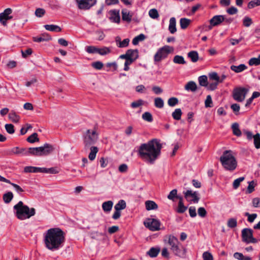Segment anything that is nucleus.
Wrapping results in <instances>:
<instances>
[{
    "instance_id": "1",
    "label": "nucleus",
    "mask_w": 260,
    "mask_h": 260,
    "mask_svg": "<svg viewBox=\"0 0 260 260\" xmlns=\"http://www.w3.org/2000/svg\"><path fill=\"white\" fill-rule=\"evenodd\" d=\"M161 148L160 140L153 139L147 143L142 144L139 147L138 154L142 159L152 164L160 155Z\"/></svg>"
},
{
    "instance_id": "2",
    "label": "nucleus",
    "mask_w": 260,
    "mask_h": 260,
    "mask_svg": "<svg viewBox=\"0 0 260 260\" xmlns=\"http://www.w3.org/2000/svg\"><path fill=\"white\" fill-rule=\"evenodd\" d=\"M65 242L64 232L59 228L48 230L45 235L44 242L49 250L54 251L61 248Z\"/></svg>"
},
{
    "instance_id": "3",
    "label": "nucleus",
    "mask_w": 260,
    "mask_h": 260,
    "mask_svg": "<svg viewBox=\"0 0 260 260\" xmlns=\"http://www.w3.org/2000/svg\"><path fill=\"white\" fill-rule=\"evenodd\" d=\"M164 241L170 246V249L176 255L183 257L185 255L186 249L182 246L178 238L173 235L165 236Z\"/></svg>"
},
{
    "instance_id": "4",
    "label": "nucleus",
    "mask_w": 260,
    "mask_h": 260,
    "mask_svg": "<svg viewBox=\"0 0 260 260\" xmlns=\"http://www.w3.org/2000/svg\"><path fill=\"white\" fill-rule=\"evenodd\" d=\"M14 209L16 211L17 217L20 220H25L29 218L36 214L35 209L31 208L30 209L24 205L22 201H19L14 206Z\"/></svg>"
},
{
    "instance_id": "5",
    "label": "nucleus",
    "mask_w": 260,
    "mask_h": 260,
    "mask_svg": "<svg viewBox=\"0 0 260 260\" xmlns=\"http://www.w3.org/2000/svg\"><path fill=\"white\" fill-rule=\"evenodd\" d=\"M220 161L223 167L229 171H234L237 166V160L231 150L224 151L220 157Z\"/></svg>"
},
{
    "instance_id": "6",
    "label": "nucleus",
    "mask_w": 260,
    "mask_h": 260,
    "mask_svg": "<svg viewBox=\"0 0 260 260\" xmlns=\"http://www.w3.org/2000/svg\"><path fill=\"white\" fill-rule=\"evenodd\" d=\"M83 143L85 148H89L94 144L98 139V134L95 129H87L83 135Z\"/></svg>"
},
{
    "instance_id": "7",
    "label": "nucleus",
    "mask_w": 260,
    "mask_h": 260,
    "mask_svg": "<svg viewBox=\"0 0 260 260\" xmlns=\"http://www.w3.org/2000/svg\"><path fill=\"white\" fill-rule=\"evenodd\" d=\"M54 150L53 146L49 144H45L43 146L29 148V155L36 156L46 155Z\"/></svg>"
},
{
    "instance_id": "8",
    "label": "nucleus",
    "mask_w": 260,
    "mask_h": 260,
    "mask_svg": "<svg viewBox=\"0 0 260 260\" xmlns=\"http://www.w3.org/2000/svg\"><path fill=\"white\" fill-rule=\"evenodd\" d=\"M174 48L173 47L166 45L159 48L154 56V61L155 62H159L161 60L167 57L168 55L173 52Z\"/></svg>"
},
{
    "instance_id": "9",
    "label": "nucleus",
    "mask_w": 260,
    "mask_h": 260,
    "mask_svg": "<svg viewBox=\"0 0 260 260\" xmlns=\"http://www.w3.org/2000/svg\"><path fill=\"white\" fill-rule=\"evenodd\" d=\"M248 90L244 87H237L234 89L233 91V99L239 102L244 100Z\"/></svg>"
},
{
    "instance_id": "10",
    "label": "nucleus",
    "mask_w": 260,
    "mask_h": 260,
    "mask_svg": "<svg viewBox=\"0 0 260 260\" xmlns=\"http://www.w3.org/2000/svg\"><path fill=\"white\" fill-rule=\"evenodd\" d=\"M144 225L151 231H157L160 230V222L154 218H147L144 221Z\"/></svg>"
},
{
    "instance_id": "11",
    "label": "nucleus",
    "mask_w": 260,
    "mask_h": 260,
    "mask_svg": "<svg viewBox=\"0 0 260 260\" xmlns=\"http://www.w3.org/2000/svg\"><path fill=\"white\" fill-rule=\"evenodd\" d=\"M243 241L246 243H256L257 240L253 237L252 230L250 229H244L242 231Z\"/></svg>"
},
{
    "instance_id": "12",
    "label": "nucleus",
    "mask_w": 260,
    "mask_h": 260,
    "mask_svg": "<svg viewBox=\"0 0 260 260\" xmlns=\"http://www.w3.org/2000/svg\"><path fill=\"white\" fill-rule=\"evenodd\" d=\"M78 8L82 10H88L94 6L96 0H76Z\"/></svg>"
},
{
    "instance_id": "13",
    "label": "nucleus",
    "mask_w": 260,
    "mask_h": 260,
    "mask_svg": "<svg viewBox=\"0 0 260 260\" xmlns=\"http://www.w3.org/2000/svg\"><path fill=\"white\" fill-rule=\"evenodd\" d=\"M139 57V52L137 49H128L125 53L120 55L119 58L128 59L135 61Z\"/></svg>"
},
{
    "instance_id": "14",
    "label": "nucleus",
    "mask_w": 260,
    "mask_h": 260,
    "mask_svg": "<svg viewBox=\"0 0 260 260\" xmlns=\"http://www.w3.org/2000/svg\"><path fill=\"white\" fill-rule=\"evenodd\" d=\"M12 13V10L11 8H7L4 11L0 13V22L4 25H7V21L13 18L10 14Z\"/></svg>"
},
{
    "instance_id": "15",
    "label": "nucleus",
    "mask_w": 260,
    "mask_h": 260,
    "mask_svg": "<svg viewBox=\"0 0 260 260\" xmlns=\"http://www.w3.org/2000/svg\"><path fill=\"white\" fill-rule=\"evenodd\" d=\"M184 194L185 198L188 201L197 203L200 200V198L198 197L196 191L192 192L191 190H188L186 192H184Z\"/></svg>"
},
{
    "instance_id": "16",
    "label": "nucleus",
    "mask_w": 260,
    "mask_h": 260,
    "mask_svg": "<svg viewBox=\"0 0 260 260\" xmlns=\"http://www.w3.org/2000/svg\"><path fill=\"white\" fill-rule=\"evenodd\" d=\"M224 16L215 15L210 20V24L211 26H217L224 21Z\"/></svg>"
},
{
    "instance_id": "17",
    "label": "nucleus",
    "mask_w": 260,
    "mask_h": 260,
    "mask_svg": "<svg viewBox=\"0 0 260 260\" xmlns=\"http://www.w3.org/2000/svg\"><path fill=\"white\" fill-rule=\"evenodd\" d=\"M11 152L14 154H22L23 155H29V149L27 150L25 148H19L18 147H14L11 149Z\"/></svg>"
},
{
    "instance_id": "18",
    "label": "nucleus",
    "mask_w": 260,
    "mask_h": 260,
    "mask_svg": "<svg viewBox=\"0 0 260 260\" xmlns=\"http://www.w3.org/2000/svg\"><path fill=\"white\" fill-rule=\"evenodd\" d=\"M176 24V21L175 18H171L169 21V30L172 34L175 33L177 31Z\"/></svg>"
},
{
    "instance_id": "19",
    "label": "nucleus",
    "mask_w": 260,
    "mask_h": 260,
    "mask_svg": "<svg viewBox=\"0 0 260 260\" xmlns=\"http://www.w3.org/2000/svg\"><path fill=\"white\" fill-rule=\"evenodd\" d=\"M50 40H51V37L47 34H43L40 37L33 38V41L36 42L47 41Z\"/></svg>"
},
{
    "instance_id": "20",
    "label": "nucleus",
    "mask_w": 260,
    "mask_h": 260,
    "mask_svg": "<svg viewBox=\"0 0 260 260\" xmlns=\"http://www.w3.org/2000/svg\"><path fill=\"white\" fill-rule=\"evenodd\" d=\"M184 88L187 91L195 92L197 89V85L194 81H190L187 83Z\"/></svg>"
},
{
    "instance_id": "21",
    "label": "nucleus",
    "mask_w": 260,
    "mask_h": 260,
    "mask_svg": "<svg viewBox=\"0 0 260 260\" xmlns=\"http://www.w3.org/2000/svg\"><path fill=\"white\" fill-rule=\"evenodd\" d=\"M247 67L244 64H241L239 66L232 65L231 66V69L236 73L242 72L247 69Z\"/></svg>"
},
{
    "instance_id": "22",
    "label": "nucleus",
    "mask_w": 260,
    "mask_h": 260,
    "mask_svg": "<svg viewBox=\"0 0 260 260\" xmlns=\"http://www.w3.org/2000/svg\"><path fill=\"white\" fill-rule=\"evenodd\" d=\"M113 205V203L111 201L105 202L102 204L103 210L106 212H110Z\"/></svg>"
},
{
    "instance_id": "23",
    "label": "nucleus",
    "mask_w": 260,
    "mask_h": 260,
    "mask_svg": "<svg viewBox=\"0 0 260 260\" xmlns=\"http://www.w3.org/2000/svg\"><path fill=\"white\" fill-rule=\"evenodd\" d=\"M44 27L45 29L49 31H56V32H60L61 31V28L58 25H53V24H46L44 25Z\"/></svg>"
},
{
    "instance_id": "24",
    "label": "nucleus",
    "mask_w": 260,
    "mask_h": 260,
    "mask_svg": "<svg viewBox=\"0 0 260 260\" xmlns=\"http://www.w3.org/2000/svg\"><path fill=\"white\" fill-rule=\"evenodd\" d=\"M187 56L193 62H196L199 60V54L196 51H191L188 53Z\"/></svg>"
},
{
    "instance_id": "25",
    "label": "nucleus",
    "mask_w": 260,
    "mask_h": 260,
    "mask_svg": "<svg viewBox=\"0 0 260 260\" xmlns=\"http://www.w3.org/2000/svg\"><path fill=\"white\" fill-rule=\"evenodd\" d=\"M145 206L147 210H155L158 208L157 205L152 201H147L145 202Z\"/></svg>"
},
{
    "instance_id": "26",
    "label": "nucleus",
    "mask_w": 260,
    "mask_h": 260,
    "mask_svg": "<svg viewBox=\"0 0 260 260\" xmlns=\"http://www.w3.org/2000/svg\"><path fill=\"white\" fill-rule=\"evenodd\" d=\"M191 23V20L186 18H182L180 19V25L182 29H186Z\"/></svg>"
},
{
    "instance_id": "27",
    "label": "nucleus",
    "mask_w": 260,
    "mask_h": 260,
    "mask_svg": "<svg viewBox=\"0 0 260 260\" xmlns=\"http://www.w3.org/2000/svg\"><path fill=\"white\" fill-rule=\"evenodd\" d=\"M90 152L88 155V158L90 160H93L95 159L96 154L98 152V148L95 146H91L90 148Z\"/></svg>"
},
{
    "instance_id": "28",
    "label": "nucleus",
    "mask_w": 260,
    "mask_h": 260,
    "mask_svg": "<svg viewBox=\"0 0 260 260\" xmlns=\"http://www.w3.org/2000/svg\"><path fill=\"white\" fill-rule=\"evenodd\" d=\"M209 77L210 80H215L216 81V83L213 85V87H211V89L213 90L216 88L217 83L219 82V77L218 76V74L216 72H212L209 74Z\"/></svg>"
},
{
    "instance_id": "29",
    "label": "nucleus",
    "mask_w": 260,
    "mask_h": 260,
    "mask_svg": "<svg viewBox=\"0 0 260 260\" xmlns=\"http://www.w3.org/2000/svg\"><path fill=\"white\" fill-rule=\"evenodd\" d=\"M232 128L233 130V133L234 135L240 137L242 133L239 128V125L238 123H234L232 125Z\"/></svg>"
},
{
    "instance_id": "30",
    "label": "nucleus",
    "mask_w": 260,
    "mask_h": 260,
    "mask_svg": "<svg viewBox=\"0 0 260 260\" xmlns=\"http://www.w3.org/2000/svg\"><path fill=\"white\" fill-rule=\"evenodd\" d=\"M160 251L159 248L152 247L147 251V254L151 257H155L157 256Z\"/></svg>"
},
{
    "instance_id": "31",
    "label": "nucleus",
    "mask_w": 260,
    "mask_h": 260,
    "mask_svg": "<svg viewBox=\"0 0 260 260\" xmlns=\"http://www.w3.org/2000/svg\"><path fill=\"white\" fill-rule=\"evenodd\" d=\"M132 16L129 14V12L126 10L122 11V18L124 21L129 22L132 20Z\"/></svg>"
},
{
    "instance_id": "32",
    "label": "nucleus",
    "mask_w": 260,
    "mask_h": 260,
    "mask_svg": "<svg viewBox=\"0 0 260 260\" xmlns=\"http://www.w3.org/2000/svg\"><path fill=\"white\" fill-rule=\"evenodd\" d=\"M111 52V48L110 47H103L101 48H98V53L101 55H106Z\"/></svg>"
},
{
    "instance_id": "33",
    "label": "nucleus",
    "mask_w": 260,
    "mask_h": 260,
    "mask_svg": "<svg viewBox=\"0 0 260 260\" xmlns=\"http://www.w3.org/2000/svg\"><path fill=\"white\" fill-rule=\"evenodd\" d=\"M187 209V207H185L183 203V199L182 197L179 198V202L178 203V207L177 209V212L180 213H184Z\"/></svg>"
},
{
    "instance_id": "34",
    "label": "nucleus",
    "mask_w": 260,
    "mask_h": 260,
    "mask_svg": "<svg viewBox=\"0 0 260 260\" xmlns=\"http://www.w3.org/2000/svg\"><path fill=\"white\" fill-rule=\"evenodd\" d=\"M3 198L5 203H9L13 198V194L12 192H8L3 195Z\"/></svg>"
},
{
    "instance_id": "35",
    "label": "nucleus",
    "mask_w": 260,
    "mask_h": 260,
    "mask_svg": "<svg viewBox=\"0 0 260 260\" xmlns=\"http://www.w3.org/2000/svg\"><path fill=\"white\" fill-rule=\"evenodd\" d=\"M248 64L250 66H258L260 64V54L257 57H253L250 58L248 61Z\"/></svg>"
},
{
    "instance_id": "36",
    "label": "nucleus",
    "mask_w": 260,
    "mask_h": 260,
    "mask_svg": "<svg viewBox=\"0 0 260 260\" xmlns=\"http://www.w3.org/2000/svg\"><path fill=\"white\" fill-rule=\"evenodd\" d=\"M173 62L175 63L184 64L186 63L184 57L181 55H175L173 58Z\"/></svg>"
},
{
    "instance_id": "37",
    "label": "nucleus",
    "mask_w": 260,
    "mask_h": 260,
    "mask_svg": "<svg viewBox=\"0 0 260 260\" xmlns=\"http://www.w3.org/2000/svg\"><path fill=\"white\" fill-rule=\"evenodd\" d=\"M115 210H121L126 208V203L123 200H120L117 204H116L114 207Z\"/></svg>"
},
{
    "instance_id": "38",
    "label": "nucleus",
    "mask_w": 260,
    "mask_h": 260,
    "mask_svg": "<svg viewBox=\"0 0 260 260\" xmlns=\"http://www.w3.org/2000/svg\"><path fill=\"white\" fill-rule=\"evenodd\" d=\"M182 114V113L181 110L179 108H178L175 109V111L172 113V117L174 119L179 120L181 119Z\"/></svg>"
},
{
    "instance_id": "39",
    "label": "nucleus",
    "mask_w": 260,
    "mask_h": 260,
    "mask_svg": "<svg viewBox=\"0 0 260 260\" xmlns=\"http://www.w3.org/2000/svg\"><path fill=\"white\" fill-rule=\"evenodd\" d=\"M110 19L112 22L119 23L120 21V16L118 12H116L115 11H113L112 12L111 16L110 17Z\"/></svg>"
},
{
    "instance_id": "40",
    "label": "nucleus",
    "mask_w": 260,
    "mask_h": 260,
    "mask_svg": "<svg viewBox=\"0 0 260 260\" xmlns=\"http://www.w3.org/2000/svg\"><path fill=\"white\" fill-rule=\"evenodd\" d=\"M9 118L12 121L15 123L18 122L20 119V117L13 111L9 114Z\"/></svg>"
},
{
    "instance_id": "41",
    "label": "nucleus",
    "mask_w": 260,
    "mask_h": 260,
    "mask_svg": "<svg viewBox=\"0 0 260 260\" xmlns=\"http://www.w3.org/2000/svg\"><path fill=\"white\" fill-rule=\"evenodd\" d=\"M199 82L201 86H207L208 85L207 77L205 75L200 76L199 77Z\"/></svg>"
},
{
    "instance_id": "42",
    "label": "nucleus",
    "mask_w": 260,
    "mask_h": 260,
    "mask_svg": "<svg viewBox=\"0 0 260 260\" xmlns=\"http://www.w3.org/2000/svg\"><path fill=\"white\" fill-rule=\"evenodd\" d=\"M154 105L158 108H162L164 105L163 100L160 98H156L154 99Z\"/></svg>"
},
{
    "instance_id": "43",
    "label": "nucleus",
    "mask_w": 260,
    "mask_h": 260,
    "mask_svg": "<svg viewBox=\"0 0 260 260\" xmlns=\"http://www.w3.org/2000/svg\"><path fill=\"white\" fill-rule=\"evenodd\" d=\"M27 141L31 143L38 142L39 141V139L38 137V134L36 133H33L27 138Z\"/></svg>"
},
{
    "instance_id": "44",
    "label": "nucleus",
    "mask_w": 260,
    "mask_h": 260,
    "mask_svg": "<svg viewBox=\"0 0 260 260\" xmlns=\"http://www.w3.org/2000/svg\"><path fill=\"white\" fill-rule=\"evenodd\" d=\"M145 39V35L143 34H140L133 39L132 43L134 45H136L140 41H143Z\"/></svg>"
},
{
    "instance_id": "45",
    "label": "nucleus",
    "mask_w": 260,
    "mask_h": 260,
    "mask_svg": "<svg viewBox=\"0 0 260 260\" xmlns=\"http://www.w3.org/2000/svg\"><path fill=\"white\" fill-rule=\"evenodd\" d=\"M254 144L256 149L260 148V135L257 133L253 136Z\"/></svg>"
},
{
    "instance_id": "46",
    "label": "nucleus",
    "mask_w": 260,
    "mask_h": 260,
    "mask_svg": "<svg viewBox=\"0 0 260 260\" xmlns=\"http://www.w3.org/2000/svg\"><path fill=\"white\" fill-rule=\"evenodd\" d=\"M149 16L152 19H157L159 17V14L156 9H151L149 11Z\"/></svg>"
},
{
    "instance_id": "47",
    "label": "nucleus",
    "mask_w": 260,
    "mask_h": 260,
    "mask_svg": "<svg viewBox=\"0 0 260 260\" xmlns=\"http://www.w3.org/2000/svg\"><path fill=\"white\" fill-rule=\"evenodd\" d=\"M259 6H260V0H252L248 3L247 8L251 9Z\"/></svg>"
},
{
    "instance_id": "48",
    "label": "nucleus",
    "mask_w": 260,
    "mask_h": 260,
    "mask_svg": "<svg viewBox=\"0 0 260 260\" xmlns=\"http://www.w3.org/2000/svg\"><path fill=\"white\" fill-rule=\"evenodd\" d=\"M243 25L245 27H249L252 24V20L251 18L248 16L245 17L243 19Z\"/></svg>"
},
{
    "instance_id": "49",
    "label": "nucleus",
    "mask_w": 260,
    "mask_h": 260,
    "mask_svg": "<svg viewBox=\"0 0 260 260\" xmlns=\"http://www.w3.org/2000/svg\"><path fill=\"white\" fill-rule=\"evenodd\" d=\"M179 101L177 98L172 97L169 99L168 101V104L170 107H174L178 104Z\"/></svg>"
},
{
    "instance_id": "50",
    "label": "nucleus",
    "mask_w": 260,
    "mask_h": 260,
    "mask_svg": "<svg viewBox=\"0 0 260 260\" xmlns=\"http://www.w3.org/2000/svg\"><path fill=\"white\" fill-rule=\"evenodd\" d=\"M228 226L230 228H234L237 226V222L235 218H230L227 223Z\"/></svg>"
},
{
    "instance_id": "51",
    "label": "nucleus",
    "mask_w": 260,
    "mask_h": 260,
    "mask_svg": "<svg viewBox=\"0 0 260 260\" xmlns=\"http://www.w3.org/2000/svg\"><path fill=\"white\" fill-rule=\"evenodd\" d=\"M142 118L148 122H151L153 120L151 114L148 112H146L143 114Z\"/></svg>"
},
{
    "instance_id": "52",
    "label": "nucleus",
    "mask_w": 260,
    "mask_h": 260,
    "mask_svg": "<svg viewBox=\"0 0 260 260\" xmlns=\"http://www.w3.org/2000/svg\"><path fill=\"white\" fill-rule=\"evenodd\" d=\"M177 190L176 189H173L170 192V193L169 194V195L168 196V198L169 199V200H172V201H174V198L175 197L178 198L179 199V197H178L177 196Z\"/></svg>"
},
{
    "instance_id": "53",
    "label": "nucleus",
    "mask_w": 260,
    "mask_h": 260,
    "mask_svg": "<svg viewBox=\"0 0 260 260\" xmlns=\"http://www.w3.org/2000/svg\"><path fill=\"white\" fill-rule=\"evenodd\" d=\"M86 51L88 53H98V48L94 46H88L86 47Z\"/></svg>"
},
{
    "instance_id": "54",
    "label": "nucleus",
    "mask_w": 260,
    "mask_h": 260,
    "mask_svg": "<svg viewBox=\"0 0 260 260\" xmlns=\"http://www.w3.org/2000/svg\"><path fill=\"white\" fill-rule=\"evenodd\" d=\"M244 179L245 178L244 177H241L235 180L233 184L234 188L237 189L240 186V183L243 181Z\"/></svg>"
},
{
    "instance_id": "55",
    "label": "nucleus",
    "mask_w": 260,
    "mask_h": 260,
    "mask_svg": "<svg viewBox=\"0 0 260 260\" xmlns=\"http://www.w3.org/2000/svg\"><path fill=\"white\" fill-rule=\"evenodd\" d=\"M91 66L93 68L96 70H101L103 68L104 64L101 61H97L92 62Z\"/></svg>"
},
{
    "instance_id": "56",
    "label": "nucleus",
    "mask_w": 260,
    "mask_h": 260,
    "mask_svg": "<svg viewBox=\"0 0 260 260\" xmlns=\"http://www.w3.org/2000/svg\"><path fill=\"white\" fill-rule=\"evenodd\" d=\"M144 104V101L142 100H139L138 101H135L131 103V107L133 108H138Z\"/></svg>"
},
{
    "instance_id": "57",
    "label": "nucleus",
    "mask_w": 260,
    "mask_h": 260,
    "mask_svg": "<svg viewBox=\"0 0 260 260\" xmlns=\"http://www.w3.org/2000/svg\"><path fill=\"white\" fill-rule=\"evenodd\" d=\"M203 258L204 260H213V255L208 251L204 252L203 253Z\"/></svg>"
},
{
    "instance_id": "58",
    "label": "nucleus",
    "mask_w": 260,
    "mask_h": 260,
    "mask_svg": "<svg viewBox=\"0 0 260 260\" xmlns=\"http://www.w3.org/2000/svg\"><path fill=\"white\" fill-rule=\"evenodd\" d=\"M45 13V10L44 9L38 8L36 10L35 15L37 17H42Z\"/></svg>"
},
{
    "instance_id": "59",
    "label": "nucleus",
    "mask_w": 260,
    "mask_h": 260,
    "mask_svg": "<svg viewBox=\"0 0 260 260\" xmlns=\"http://www.w3.org/2000/svg\"><path fill=\"white\" fill-rule=\"evenodd\" d=\"M129 42V39H125L122 41L120 42V43L117 45L118 47L119 48H124L128 46Z\"/></svg>"
},
{
    "instance_id": "60",
    "label": "nucleus",
    "mask_w": 260,
    "mask_h": 260,
    "mask_svg": "<svg viewBox=\"0 0 260 260\" xmlns=\"http://www.w3.org/2000/svg\"><path fill=\"white\" fill-rule=\"evenodd\" d=\"M245 215L248 217V221L249 222H252L257 217L256 214L253 213L250 214L248 212L245 213Z\"/></svg>"
},
{
    "instance_id": "61",
    "label": "nucleus",
    "mask_w": 260,
    "mask_h": 260,
    "mask_svg": "<svg viewBox=\"0 0 260 260\" xmlns=\"http://www.w3.org/2000/svg\"><path fill=\"white\" fill-rule=\"evenodd\" d=\"M5 128L7 132L10 134H12L15 132L14 126L12 124H6L5 125Z\"/></svg>"
},
{
    "instance_id": "62",
    "label": "nucleus",
    "mask_w": 260,
    "mask_h": 260,
    "mask_svg": "<svg viewBox=\"0 0 260 260\" xmlns=\"http://www.w3.org/2000/svg\"><path fill=\"white\" fill-rule=\"evenodd\" d=\"M212 104V98L210 95H207L205 102V105L206 107H211Z\"/></svg>"
},
{
    "instance_id": "63",
    "label": "nucleus",
    "mask_w": 260,
    "mask_h": 260,
    "mask_svg": "<svg viewBox=\"0 0 260 260\" xmlns=\"http://www.w3.org/2000/svg\"><path fill=\"white\" fill-rule=\"evenodd\" d=\"M252 206L255 208L260 207V198H254L252 199Z\"/></svg>"
},
{
    "instance_id": "64",
    "label": "nucleus",
    "mask_w": 260,
    "mask_h": 260,
    "mask_svg": "<svg viewBox=\"0 0 260 260\" xmlns=\"http://www.w3.org/2000/svg\"><path fill=\"white\" fill-rule=\"evenodd\" d=\"M198 214L201 217H204L206 216L207 212L203 207H200L198 210Z\"/></svg>"
}]
</instances>
